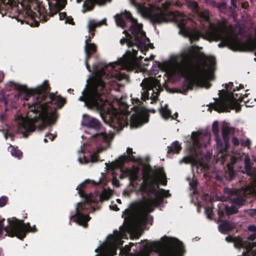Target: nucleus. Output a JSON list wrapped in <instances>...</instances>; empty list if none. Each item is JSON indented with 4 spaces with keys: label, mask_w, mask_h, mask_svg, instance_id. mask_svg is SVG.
I'll use <instances>...</instances> for the list:
<instances>
[{
    "label": "nucleus",
    "mask_w": 256,
    "mask_h": 256,
    "mask_svg": "<svg viewBox=\"0 0 256 256\" xmlns=\"http://www.w3.org/2000/svg\"><path fill=\"white\" fill-rule=\"evenodd\" d=\"M66 14L65 12H60L59 14V18L60 20H62L65 18Z\"/></svg>",
    "instance_id": "35"
},
{
    "label": "nucleus",
    "mask_w": 256,
    "mask_h": 256,
    "mask_svg": "<svg viewBox=\"0 0 256 256\" xmlns=\"http://www.w3.org/2000/svg\"><path fill=\"white\" fill-rule=\"evenodd\" d=\"M100 180L98 182H95L94 181H92V182L94 184H98L100 182Z\"/></svg>",
    "instance_id": "42"
},
{
    "label": "nucleus",
    "mask_w": 256,
    "mask_h": 256,
    "mask_svg": "<svg viewBox=\"0 0 256 256\" xmlns=\"http://www.w3.org/2000/svg\"><path fill=\"white\" fill-rule=\"evenodd\" d=\"M232 206L226 207V212L227 214L230 215L238 212V208L234 206H242L244 202V199L242 197H238L232 200Z\"/></svg>",
    "instance_id": "16"
},
{
    "label": "nucleus",
    "mask_w": 256,
    "mask_h": 256,
    "mask_svg": "<svg viewBox=\"0 0 256 256\" xmlns=\"http://www.w3.org/2000/svg\"><path fill=\"white\" fill-rule=\"evenodd\" d=\"M168 244L171 247V250L165 256H181L183 252V246L181 242L176 239L170 238L168 240ZM153 246L144 248L143 252L138 254L132 256H151L152 254V249ZM157 256H162L158 252H154Z\"/></svg>",
    "instance_id": "14"
},
{
    "label": "nucleus",
    "mask_w": 256,
    "mask_h": 256,
    "mask_svg": "<svg viewBox=\"0 0 256 256\" xmlns=\"http://www.w3.org/2000/svg\"><path fill=\"white\" fill-rule=\"evenodd\" d=\"M78 2H80V0H77Z\"/></svg>",
    "instance_id": "49"
},
{
    "label": "nucleus",
    "mask_w": 256,
    "mask_h": 256,
    "mask_svg": "<svg viewBox=\"0 0 256 256\" xmlns=\"http://www.w3.org/2000/svg\"><path fill=\"white\" fill-rule=\"evenodd\" d=\"M252 216H254V215L256 216V209L252 210Z\"/></svg>",
    "instance_id": "41"
},
{
    "label": "nucleus",
    "mask_w": 256,
    "mask_h": 256,
    "mask_svg": "<svg viewBox=\"0 0 256 256\" xmlns=\"http://www.w3.org/2000/svg\"><path fill=\"white\" fill-rule=\"evenodd\" d=\"M248 230L253 232H256V226H250L248 228Z\"/></svg>",
    "instance_id": "34"
},
{
    "label": "nucleus",
    "mask_w": 256,
    "mask_h": 256,
    "mask_svg": "<svg viewBox=\"0 0 256 256\" xmlns=\"http://www.w3.org/2000/svg\"><path fill=\"white\" fill-rule=\"evenodd\" d=\"M190 186L194 189L196 188V186H197V182L196 180H192V182H190Z\"/></svg>",
    "instance_id": "29"
},
{
    "label": "nucleus",
    "mask_w": 256,
    "mask_h": 256,
    "mask_svg": "<svg viewBox=\"0 0 256 256\" xmlns=\"http://www.w3.org/2000/svg\"><path fill=\"white\" fill-rule=\"evenodd\" d=\"M210 140V134L206 131L193 132L187 140V147L190 156L184 158L180 163H194L199 160L198 156L202 153V148L206 147Z\"/></svg>",
    "instance_id": "7"
},
{
    "label": "nucleus",
    "mask_w": 256,
    "mask_h": 256,
    "mask_svg": "<svg viewBox=\"0 0 256 256\" xmlns=\"http://www.w3.org/2000/svg\"><path fill=\"white\" fill-rule=\"evenodd\" d=\"M130 248L128 246H126L124 248H120V252H123L124 254H128L130 251Z\"/></svg>",
    "instance_id": "28"
},
{
    "label": "nucleus",
    "mask_w": 256,
    "mask_h": 256,
    "mask_svg": "<svg viewBox=\"0 0 256 256\" xmlns=\"http://www.w3.org/2000/svg\"><path fill=\"white\" fill-rule=\"evenodd\" d=\"M256 232H254L252 234H250L248 238V240L249 241H252L256 238Z\"/></svg>",
    "instance_id": "33"
},
{
    "label": "nucleus",
    "mask_w": 256,
    "mask_h": 256,
    "mask_svg": "<svg viewBox=\"0 0 256 256\" xmlns=\"http://www.w3.org/2000/svg\"><path fill=\"white\" fill-rule=\"evenodd\" d=\"M142 87L141 98L144 100L150 99V103L155 102L160 90V84L158 80L150 76L145 78L140 84Z\"/></svg>",
    "instance_id": "12"
},
{
    "label": "nucleus",
    "mask_w": 256,
    "mask_h": 256,
    "mask_svg": "<svg viewBox=\"0 0 256 256\" xmlns=\"http://www.w3.org/2000/svg\"><path fill=\"white\" fill-rule=\"evenodd\" d=\"M112 191L110 190H104L100 195V199L101 201L108 200L112 195Z\"/></svg>",
    "instance_id": "23"
},
{
    "label": "nucleus",
    "mask_w": 256,
    "mask_h": 256,
    "mask_svg": "<svg viewBox=\"0 0 256 256\" xmlns=\"http://www.w3.org/2000/svg\"><path fill=\"white\" fill-rule=\"evenodd\" d=\"M127 155L124 154L120 156L119 158L111 163V166L113 168H118L120 173V177L122 178H128L130 184L133 187L134 186V182L137 180V173L138 169L133 168L131 169H124L122 166L125 162L136 160L134 156L131 155L133 152L132 149L128 148L126 150Z\"/></svg>",
    "instance_id": "11"
},
{
    "label": "nucleus",
    "mask_w": 256,
    "mask_h": 256,
    "mask_svg": "<svg viewBox=\"0 0 256 256\" xmlns=\"http://www.w3.org/2000/svg\"><path fill=\"white\" fill-rule=\"evenodd\" d=\"M232 142L234 146H238L239 144V140L238 138L236 137L232 138Z\"/></svg>",
    "instance_id": "32"
},
{
    "label": "nucleus",
    "mask_w": 256,
    "mask_h": 256,
    "mask_svg": "<svg viewBox=\"0 0 256 256\" xmlns=\"http://www.w3.org/2000/svg\"><path fill=\"white\" fill-rule=\"evenodd\" d=\"M240 88H243L241 84L238 88V86H234L232 82L226 84L225 88L221 92H220V99L212 105L214 110L218 112H222L234 109L236 112H238L240 108L238 102L240 100H244L246 107L253 106V104L255 103L254 100L251 102L246 100L244 98L246 94H243L240 92Z\"/></svg>",
    "instance_id": "6"
},
{
    "label": "nucleus",
    "mask_w": 256,
    "mask_h": 256,
    "mask_svg": "<svg viewBox=\"0 0 256 256\" xmlns=\"http://www.w3.org/2000/svg\"><path fill=\"white\" fill-rule=\"evenodd\" d=\"M150 58L151 59H152V58H153V56H150Z\"/></svg>",
    "instance_id": "48"
},
{
    "label": "nucleus",
    "mask_w": 256,
    "mask_h": 256,
    "mask_svg": "<svg viewBox=\"0 0 256 256\" xmlns=\"http://www.w3.org/2000/svg\"><path fill=\"white\" fill-rule=\"evenodd\" d=\"M240 159L244 160V168L246 174L248 176H252L253 172L250 158L247 155L244 154L240 156Z\"/></svg>",
    "instance_id": "18"
},
{
    "label": "nucleus",
    "mask_w": 256,
    "mask_h": 256,
    "mask_svg": "<svg viewBox=\"0 0 256 256\" xmlns=\"http://www.w3.org/2000/svg\"><path fill=\"white\" fill-rule=\"evenodd\" d=\"M6 116L5 114H1L0 116V122H4L6 120Z\"/></svg>",
    "instance_id": "38"
},
{
    "label": "nucleus",
    "mask_w": 256,
    "mask_h": 256,
    "mask_svg": "<svg viewBox=\"0 0 256 256\" xmlns=\"http://www.w3.org/2000/svg\"><path fill=\"white\" fill-rule=\"evenodd\" d=\"M160 112L162 117L165 120H167L170 118L175 120L176 118L178 117V114L176 112L173 116L171 114V111L168 108V105L166 104L164 106H161V108L160 109Z\"/></svg>",
    "instance_id": "17"
},
{
    "label": "nucleus",
    "mask_w": 256,
    "mask_h": 256,
    "mask_svg": "<svg viewBox=\"0 0 256 256\" xmlns=\"http://www.w3.org/2000/svg\"><path fill=\"white\" fill-rule=\"evenodd\" d=\"M234 228V224L230 222L225 221L222 222L219 226L220 231L224 234L232 230Z\"/></svg>",
    "instance_id": "19"
},
{
    "label": "nucleus",
    "mask_w": 256,
    "mask_h": 256,
    "mask_svg": "<svg viewBox=\"0 0 256 256\" xmlns=\"http://www.w3.org/2000/svg\"><path fill=\"white\" fill-rule=\"evenodd\" d=\"M82 124L87 127L84 135L82 136V138L90 140L88 144H84L81 146L80 150L78 152V161L81 164H86L88 160L83 155L85 150L91 153L90 161H96V153L100 152L110 146V141L112 136L108 134L106 130L100 126L99 122L92 117L84 114L82 121Z\"/></svg>",
    "instance_id": "5"
},
{
    "label": "nucleus",
    "mask_w": 256,
    "mask_h": 256,
    "mask_svg": "<svg viewBox=\"0 0 256 256\" xmlns=\"http://www.w3.org/2000/svg\"><path fill=\"white\" fill-rule=\"evenodd\" d=\"M106 19H103L100 21H96L94 20H90L88 24V28L89 32L88 36H86L84 52L86 54L85 64L86 68L90 71V66L88 65V60L90 56V54L96 52V46L90 42V39L92 38L94 34L95 28L100 26L105 23Z\"/></svg>",
    "instance_id": "13"
},
{
    "label": "nucleus",
    "mask_w": 256,
    "mask_h": 256,
    "mask_svg": "<svg viewBox=\"0 0 256 256\" xmlns=\"http://www.w3.org/2000/svg\"><path fill=\"white\" fill-rule=\"evenodd\" d=\"M8 224L6 227H4L2 221L0 220V236L2 235L4 230L6 232L4 236H16L20 239H22L25 236L26 234L28 232L34 231V226L31 228L30 224H24L20 220L12 218L8 219Z\"/></svg>",
    "instance_id": "10"
},
{
    "label": "nucleus",
    "mask_w": 256,
    "mask_h": 256,
    "mask_svg": "<svg viewBox=\"0 0 256 256\" xmlns=\"http://www.w3.org/2000/svg\"><path fill=\"white\" fill-rule=\"evenodd\" d=\"M5 88L8 91L16 90L12 99L14 103L32 98V101L28 104V111L26 117L19 114L15 116L16 126L14 130L22 134L24 137H27L36 127L42 129L54 124L57 118L56 110L64 102L62 97L54 94L47 95L48 86L46 80L32 89H28L25 86L12 82L8 83Z\"/></svg>",
    "instance_id": "3"
},
{
    "label": "nucleus",
    "mask_w": 256,
    "mask_h": 256,
    "mask_svg": "<svg viewBox=\"0 0 256 256\" xmlns=\"http://www.w3.org/2000/svg\"><path fill=\"white\" fill-rule=\"evenodd\" d=\"M110 210H115V211H118L119 210V208H118L117 205L115 204H112L110 206Z\"/></svg>",
    "instance_id": "30"
},
{
    "label": "nucleus",
    "mask_w": 256,
    "mask_h": 256,
    "mask_svg": "<svg viewBox=\"0 0 256 256\" xmlns=\"http://www.w3.org/2000/svg\"><path fill=\"white\" fill-rule=\"evenodd\" d=\"M65 23H68L70 24H72V18H67L65 20Z\"/></svg>",
    "instance_id": "37"
},
{
    "label": "nucleus",
    "mask_w": 256,
    "mask_h": 256,
    "mask_svg": "<svg viewBox=\"0 0 256 256\" xmlns=\"http://www.w3.org/2000/svg\"><path fill=\"white\" fill-rule=\"evenodd\" d=\"M217 7L220 10H222L226 8V5L224 3H222V4H218V5Z\"/></svg>",
    "instance_id": "31"
},
{
    "label": "nucleus",
    "mask_w": 256,
    "mask_h": 256,
    "mask_svg": "<svg viewBox=\"0 0 256 256\" xmlns=\"http://www.w3.org/2000/svg\"><path fill=\"white\" fill-rule=\"evenodd\" d=\"M254 102H256V99H254Z\"/></svg>",
    "instance_id": "51"
},
{
    "label": "nucleus",
    "mask_w": 256,
    "mask_h": 256,
    "mask_svg": "<svg viewBox=\"0 0 256 256\" xmlns=\"http://www.w3.org/2000/svg\"><path fill=\"white\" fill-rule=\"evenodd\" d=\"M86 182L88 181L80 184L76 188L80 196L84 198V202L77 204L76 213L74 216H72L74 222L84 228L86 227V222L90 220L88 214L90 208H91V204L96 201L98 196V194H90L89 195L85 194L83 190V188Z\"/></svg>",
    "instance_id": "8"
},
{
    "label": "nucleus",
    "mask_w": 256,
    "mask_h": 256,
    "mask_svg": "<svg viewBox=\"0 0 256 256\" xmlns=\"http://www.w3.org/2000/svg\"><path fill=\"white\" fill-rule=\"evenodd\" d=\"M116 202H118V203H120V204L121 203V200L120 199H117L116 200Z\"/></svg>",
    "instance_id": "43"
},
{
    "label": "nucleus",
    "mask_w": 256,
    "mask_h": 256,
    "mask_svg": "<svg viewBox=\"0 0 256 256\" xmlns=\"http://www.w3.org/2000/svg\"><path fill=\"white\" fill-rule=\"evenodd\" d=\"M149 60V58H146L144 59V60L147 61V60Z\"/></svg>",
    "instance_id": "45"
},
{
    "label": "nucleus",
    "mask_w": 256,
    "mask_h": 256,
    "mask_svg": "<svg viewBox=\"0 0 256 256\" xmlns=\"http://www.w3.org/2000/svg\"><path fill=\"white\" fill-rule=\"evenodd\" d=\"M10 130H8L4 132V136L6 139H8V138L12 140L14 138V136L10 132Z\"/></svg>",
    "instance_id": "26"
},
{
    "label": "nucleus",
    "mask_w": 256,
    "mask_h": 256,
    "mask_svg": "<svg viewBox=\"0 0 256 256\" xmlns=\"http://www.w3.org/2000/svg\"><path fill=\"white\" fill-rule=\"evenodd\" d=\"M198 47L191 46L186 48L178 55L173 56L167 61L153 66L150 72L151 75H156L159 69L169 76L179 74L186 76L184 84L186 90H192L194 86L208 88L210 84L208 81L213 80L215 58L208 56L205 62Z\"/></svg>",
    "instance_id": "4"
},
{
    "label": "nucleus",
    "mask_w": 256,
    "mask_h": 256,
    "mask_svg": "<svg viewBox=\"0 0 256 256\" xmlns=\"http://www.w3.org/2000/svg\"><path fill=\"white\" fill-rule=\"evenodd\" d=\"M226 240L228 242H233L234 243V246L236 248L246 247V252H243L244 256H247L246 255L250 253L252 254V256H254V250L251 248L250 246H248L246 242L240 238H233L231 236H228L226 238Z\"/></svg>",
    "instance_id": "15"
},
{
    "label": "nucleus",
    "mask_w": 256,
    "mask_h": 256,
    "mask_svg": "<svg viewBox=\"0 0 256 256\" xmlns=\"http://www.w3.org/2000/svg\"><path fill=\"white\" fill-rule=\"evenodd\" d=\"M4 77V74L2 72L0 71V82L2 81Z\"/></svg>",
    "instance_id": "40"
},
{
    "label": "nucleus",
    "mask_w": 256,
    "mask_h": 256,
    "mask_svg": "<svg viewBox=\"0 0 256 256\" xmlns=\"http://www.w3.org/2000/svg\"><path fill=\"white\" fill-rule=\"evenodd\" d=\"M140 59L142 58V56H140L139 57Z\"/></svg>",
    "instance_id": "50"
},
{
    "label": "nucleus",
    "mask_w": 256,
    "mask_h": 256,
    "mask_svg": "<svg viewBox=\"0 0 256 256\" xmlns=\"http://www.w3.org/2000/svg\"><path fill=\"white\" fill-rule=\"evenodd\" d=\"M115 20L116 24L122 28L126 27V20L131 22L130 31L132 36L126 34V38H122L120 42L122 44L126 43L128 47H132V51L128 50L116 62L102 64L98 67L94 66V77L89 86L86 85L78 100L84 102V106L88 108L98 110L102 117L105 114V118L110 126L120 130L128 124V118L130 119L132 128H138L146 123L148 120V112L144 107L136 106L134 107V112L132 114L120 112L107 100V89L110 88V86L118 84V80L126 78V76L118 70L122 69L132 70L136 64L137 51L140 50L142 53H144L151 44L142 31V26L138 23L130 12L125 10L116 14Z\"/></svg>",
    "instance_id": "1"
},
{
    "label": "nucleus",
    "mask_w": 256,
    "mask_h": 256,
    "mask_svg": "<svg viewBox=\"0 0 256 256\" xmlns=\"http://www.w3.org/2000/svg\"><path fill=\"white\" fill-rule=\"evenodd\" d=\"M88 2H90V3H96L99 5L104 4L105 3L107 2H110V0H84Z\"/></svg>",
    "instance_id": "24"
},
{
    "label": "nucleus",
    "mask_w": 256,
    "mask_h": 256,
    "mask_svg": "<svg viewBox=\"0 0 256 256\" xmlns=\"http://www.w3.org/2000/svg\"><path fill=\"white\" fill-rule=\"evenodd\" d=\"M48 138L46 137V138H44V142H46L48 141V139H47Z\"/></svg>",
    "instance_id": "44"
},
{
    "label": "nucleus",
    "mask_w": 256,
    "mask_h": 256,
    "mask_svg": "<svg viewBox=\"0 0 256 256\" xmlns=\"http://www.w3.org/2000/svg\"><path fill=\"white\" fill-rule=\"evenodd\" d=\"M56 12H57L56 10H55L54 12H52L51 10H50V12H49V15L50 16H52Z\"/></svg>",
    "instance_id": "39"
},
{
    "label": "nucleus",
    "mask_w": 256,
    "mask_h": 256,
    "mask_svg": "<svg viewBox=\"0 0 256 256\" xmlns=\"http://www.w3.org/2000/svg\"><path fill=\"white\" fill-rule=\"evenodd\" d=\"M182 92V94H186V90H184V92Z\"/></svg>",
    "instance_id": "46"
},
{
    "label": "nucleus",
    "mask_w": 256,
    "mask_h": 256,
    "mask_svg": "<svg viewBox=\"0 0 256 256\" xmlns=\"http://www.w3.org/2000/svg\"><path fill=\"white\" fill-rule=\"evenodd\" d=\"M140 190L146 194L142 199L134 204L132 212H126L124 222L120 230H116L110 235L100 248L95 250L98 252L95 256H114L117 248L122 244V238H126V234H132L144 228L150 223L152 218L148 213L153 211L156 206L162 202L164 198L170 196L168 191L160 190L158 184H166V176L163 168H158L153 175H144Z\"/></svg>",
    "instance_id": "2"
},
{
    "label": "nucleus",
    "mask_w": 256,
    "mask_h": 256,
    "mask_svg": "<svg viewBox=\"0 0 256 256\" xmlns=\"http://www.w3.org/2000/svg\"><path fill=\"white\" fill-rule=\"evenodd\" d=\"M46 138H48L49 140H50L51 141L53 140L54 138L56 135L52 134H48L46 136Z\"/></svg>",
    "instance_id": "36"
},
{
    "label": "nucleus",
    "mask_w": 256,
    "mask_h": 256,
    "mask_svg": "<svg viewBox=\"0 0 256 256\" xmlns=\"http://www.w3.org/2000/svg\"><path fill=\"white\" fill-rule=\"evenodd\" d=\"M108 168H110L112 169V174L114 175V178H113L112 181V184L116 186H120V183H119V181L116 178V176L118 174H116V172L119 173V174H118L119 178H120V173L118 169V168H112V167L111 166V164L108 166ZM121 179H122V178H121Z\"/></svg>",
    "instance_id": "20"
},
{
    "label": "nucleus",
    "mask_w": 256,
    "mask_h": 256,
    "mask_svg": "<svg viewBox=\"0 0 256 256\" xmlns=\"http://www.w3.org/2000/svg\"><path fill=\"white\" fill-rule=\"evenodd\" d=\"M205 212L208 218H210L212 215V210L210 208H206Z\"/></svg>",
    "instance_id": "27"
},
{
    "label": "nucleus",
    "mask_w": 256,
    "mask_h": 256,
    "mask_svg": "<svg viewBox=\"0 0 256 256\" xmlns=\"http://www.w3.org/2000/svg\"><path fill=\"white\" fill-rule=\"evenodd\" d=\"M180 150V145L177 141L174 142L173 143H172L170 146L168 147V152H171L173 154L178 153Z\"/></svg>",
    "instance_id": "21"
},
{
    "label": "nucleus",
    "mask_w": 256,
    "mask_h": 256,
    "mask_svg": "<svg viewBox=\"0 0 256 256\" xmlns=\"http://www.w3.org/2000/svg\"><path fill=\"white\" fill-rule=\"evenodd\" d=\"M212 132L215 136V139L217 144L218 149L222 152V154L220 156V158L222 159V162L223 163L224 162L226 161V159L229 158L230 162H228L227 164V166L228 170H230V174L232 172V164L236 163L238 160V156L236 155L234 156H227L225 152V150L228 147V141L229 138L228 135L232 132L233 129L232 127H230L229 125V124L226 122H224L222 127V135L224 144H223L220 138V136L218 135V122L217 121H215L213 122L212 124Z\"/></svg>",
    "instance_id": "9"
},
{
    "label": "nucleus",
    "mask_w": 256,
    "mask_h": 256,
    "mask_svg": "<svg viewBox=\"0 0 256 256\" xmlns=\"http://www.w3.org/2000/svg\"><path fill=\"white\" fill-rule=\"evenodd\" d=\"M136 101H137L138 103L140 102L139 100H136Z\"/></svg>",
    "instance_id": "47"
},
{
    "label": "nucleus",
    "mask_w": 256,
    "mask_h": 256,
    "mask_svg": "<svg viewBox=\"0 0 256 256\" xmlns=\"http://www.w3.org/2000/svg\"><path fill=\"white\" fill-rule=\"evenodd\" d=\"M8 202V198L5 196H2L0 198V207L4 206Z\"/></svg>",
    "instance_id": "25"
},
{
    "label": "nucleus",
    "mask_w": 256,
    "mask_h": 256,
    "mask_svg": "<svg viewBox=\"0 0 256 256\" xmlns=\"http://www.w3.org/2000/svg\"><path fill=\"white\" fill-rule=\"evenodd\" d=\"M8 151L10 152L11 154L14 157L18 158L19 159L22 157V153L20 150H18L16 148H14V146H10L8 148Z\"/></svg>",
    "instance_id": "22"
}]
</instances>
